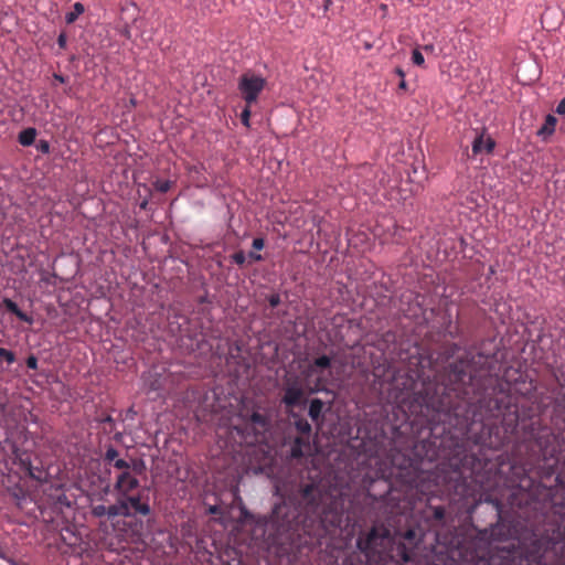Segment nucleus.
I'll return each instance as SVG.
<instances>
[{
    "mask_svg": "<svg viewBox=\"0 0 565 565\" xmlns=\"http://www.w3.org/2000/svg\"><path fill=\"white\" fill-rule=\"evenodd\" d=\"M494 355L467 351L450 363L444 376L447 401L444 411L462 415L463 422L472 424L497 418L509 408L510 398L503 394L498 377L493 375Z\"/></svg>",
    "mask_w": 565,
    "mask_h": 565,
    "instance_id": "nucleus-1",
    "label": "nucleus"
},
{
    "mask_svg": "<svg viewBox=\"0 0 565 565\" xmlns=\"http://www.w3.org/2000/svg\"><path fill=\"white\" fill-rule=\"evenodd\" d=\"M556 113L559 115H565V98H563L556 107Z\"/></svg>",
    "mask_w": 565,
    "mask_h": 565,
    "instance_id": "nucleus-42",
    "label": "nucleus"
},
{
    "mask_svg": "<svg viewBox=\"0 0 565 565\" xmlns=\"http://www.w3.org/2000/svg\"><path fill=\"white\" fill-rule=\"evenodd\" d=\"M154 188L157 191H159L161 193H166L170 190L171 183L168 180H157L154 182Z\"/></svg>",
    "mask_w": 565,
    "mask_h": 565,
    "instance_id": "nucleus-26",
    "label": "nucleus"
},
{
    "mask_svg": "<svg viewBox=\"0 0 565 565\" xmlns=\"http://www.w3.org/2000/svg\"><path fill=\"white\" fill-rule=\"evenodd\" d=\"M0 358L4 359L8 364H12L15 361V354L4 348H0Z\"/></svg>",
    "mask_w": 565,
    "mask_h": 565,
    "instance_id": "nucleus-27",
    "label": "nucleus"
},
{
    "mask_svg": "<svg viewBox=\"0 0 565 565\" xmlns=\"http://www.w3.org/2000/svg\"><path fill=\"white\" fill-rule=\"evenodd\" d=\"M266 86V79L252 72H246L238 79V90L245 104L252 106L258 99L259 94Z\"/></svg>",
    "mask_w": 565,
    "mask_h": 565,
    "instance_id": "nucleus-6",
    "label": "nucleus"
},
{
    "mask_svg": "<svg viewBox=\"0 0 565 565\" xmlns=\"http://www.w3.org/2000/svg\"><path fill=\"white\" fill-rule=\"evenodd\" d=\"M92 514L95 518L107 516V507L104 504H97L92 508Z\"/></svg>",
    "mask_w": 565,
    "mask_h": 565,
    "instance_id": "nucleus-28",
    "label": "nucleus"
},
{
    "mask_svg": "<svg viewBox=\"0 0 565 565\" xmlns=\"http://www.w3.org/2000/svg\"><path fill=\"white\" fill-rule=\"evenodd\" d=\"M85 11L84 6L81 2H75L73 6V11L66 13L65 21L68 24L74 23L77 18Z\"/></svg>",
    "mask_w": 565,
    "mask_h": 565,
    "instance_id": "nucleus-22",
    "label": "nucleus"
},
{
    "mask_svg": "<svg viewBox=\"0 0 565 565\" xmlns=\"http://www.w3.org/2000/svg\"><path fill=\"white\" fill-rule=\"evenodd\" d=\"M309 446L310 443L308 438H303L302 436L296 437L290 449L291 457L296 459L301 458L303 456V448H308Z\"/></svg>",
    "mask_w": 565,
    "mask_h": 565,
    "instance_id": "nucleus-18",
    "label": "nucleus"
},
{
    "mask_svg": "<svg viewBox=\"0 0 565 565\" xmlns=\"http://www.w3.org/2000/svg\"><path fill=\"white\" fill-rule=\"evenodd\" d=\"M268 428L269 423L267 417L258 412H253L242 426L234 427L237 434L247 444L262 441Z\"/></svg>",
    "mask_w": 565,
    "mask_h": 565,
    "instance_id": "nucleus-5",
    "label": "nucleus"
},
{
    "mask_svg": "<svg viewBox=\"0 0 565 565\" xmlns=\"http://www.w3.org/2000/svg\"><path fill=\"white\" fill-rule=\"evenodd\" d=\"M66 43H67L66 34L61 33L57 38V44H58L60 49L64 50L66 47Z\"/></svg>",
    "mask_w": 565,
    "mask_h": 565,
    "instance_id": "nucleus-40",
    "label": "nucleus"
},
{
    "mask_svg": "<svg viewBox=\"0 0 565 565\" xmlns=\"http://www.w3.org/2000/svg\"><path fill=\"white\" fill-rule=\"evenodd\" d=\"M117 472L135 470V472H141L143 468L142 461L131 460V462L118 458L110 465Z\"/></svg>",
    "mask_w": 565,
    "mask_h": 565,
    "instance_id": "nucleus-14",
    "label": "nucleus"
},
{
    "mask_svg": "<svg viewBox=\"0 0 565 565\" xmlns=\"http://www.w3.org/2000/svg\"><path fill=\"white\" fill-rule=\"evenodd\" d=\"M345 521H347V523H348V524L350 523V518H349V515L347 516Z\"/></svg>",
    "mask_w": 565,
    "mask_h": 565,
    "instance_id": "nucleus-52",
    "label": "nucleus"
},
{
    "mask_svg": "<svg viewBox=\"0 0 565 565\" xmlns=\"http://www.w3.org/2000/svg\"><path fill=\"white\" fill-rule=\"evenodd\" d=\"M122 502L126 504V508L129 512V516L132 515H142L148 516L151 513V508L148 502V497H143L141 493L136 495H131L130 493L120 495Z\"/></svg>",
    "mask_w": 565,
    "mask_h": 565,
    "instance_id": "nucleus-10",
    "label": "nucleus"
},
{
    "mask_svg": "<svg viewBox=\"0 0 565 565\" xmlns=\"http://www.w3.org/2000/svg\"><path fill=\"white\" fill-rule=\"evenodd\" d=\"M331 367V358L328 355H321L316 358L305 371L307 377L316 375L315 386L311 390L312 393L321 392L327 390L328 377L324 372Z\"/></svg>",
    "mask_w": 565,
    "mask_h": 565,
    "instance_id": "nucleus-7",
    "label": "nucleus"
},
{
    "mask_svg": "<svg viewBox=\"0 0 565 565\" xmlns=\"http://www.w3.org/2000/svg\"><path fill=\"white\" fill-rule=\"evenodd\" d=\"M423 50L427 53V54H433L435 55V45L434 44H426L423 46Z\"/></svg>",
    "mask_w": 565,
    "mask_h": 565,
    "instance_id": "nucleus-43",
    "label": "nucleus"
},
{
    "mask_svg": "<svg viewBox=\"0 0 565 565\" xmlns=\"http://www.w3.org/2000/svg\"><path fill=\"white\" fill-rule=\"evenodd\" d=\"M118 450L113 446H109L104 454V461L111 465L116 459H118Z\"/></svg>",
    "mask_w": 565,
    "mask_h": 565,
    "instance_id": "nucleus-24",
    "label": "nucleus"
},
{
    "mask_svg": "<svg viewBox=\"0 0 565 565\" xmlns=\"http://www.w3.org/2000/svg\"><path fill=\"white\" fill-rule=\"evenodd\" d=\"M396 74H397L401 78H404V76H405V73H404V71H403L402 68H397V70H396Z\"/></svg>",
    "mask_w": 565,
    "mask_h": 565,
    "instance_id": "nucleus-48",
    "label": "nucleus"
},
{
    "mask_svg": "<svg viewBox=\"0 0 565 565\" xmlns=\"http://www.w3.org/2000/svg\"><path fill=\"white\" fill-rule=\"evenodd\" d=\"M35 138H36V129L29 127L26 129H23L19 134L18 141L20 142V145H22L24 147H29L34 143Z\"/></svg>",
    "mask_w": 565,
    "mask_h": 565,
    "instance_id": "nucleus-20",
    "label": "nucleus"
},
{
    "mask_svg": "<svg viewBox=\"0 0 565 565\" xmlns=\"http://www.w3.org/2000/svg\"><path fill=\"white\" fill-rule=\"evenodd\" d=\"M347 501V495L341 491H327L309 483L276 504L270 522L279 532L302 530L309 535L322 537L341 527Z\"/></svg>",
    "mask_w": 565,
    "mask_h": 565,
    "instance_id": "nucleus-2",
    "label": "nucleus"
},
{
    "mask_svg": "<svg viewBox=\"0 0 565 565\" xmlns=\"http://www.w3.org/2000/svg\"><path fill=\"white\" fill-rule=\"evenodd\" d=\"M359 553L348 555L341 565H398L412 559V551L404 543L394 546L390 530L374 526L365 537L356 541Z\"/></svg>",
    "mask_w": 565,
    "mask_h": 565,
    "instance_id": "nucleus-3",
    "label": "nucleus"
},
{
    "mask_svg": "<svg viewBox=\"0 0 565 565\" xmlns=\"http://www.w3.org/2000/svg\"><path fill=\"white\" fill-rule=\"evenodd\" d=\"M0 558L7 561L11 565H20L13 558L8 557L6 548L0 544Z\"/></svg>",
    "mask_w": 565,
    "mask_h": 565,
    "instance_id": "nucleus-38",
    "label": "nucleus"
},
{
    "mask_svg": "<svg viewBox=\"0 0 565 565\" xmlns=\"http://www.w3.org/2000/svg\"><path fill=\"white\" fill-rule=\"evenodd\" d=\"M407 539H412L414 536V531L408 530L405 535Z\"/></svg>",
    "mask_w": 565,
    "mask_h": 565,
    "instance_id": "nucleus-50",
    "label": "nucleus"
},
{
    "mask_svg": "<svg viewBox=\"0 0 565 565\" xmlns=\"http://www.w3.org/2000/svg\"><path fill=\"white\" fill-rule=\"evenodd\" d=\"M495 148V141L489 135L486 134V130L477 135L475 140L472 141V154L477 156L480 153H491Z\"/></svg>",
    "mask_w": 565,
    "mask_h": 565,
    "instance_id": "nucleus-13",
    "label": "nucleus"
},
{
    "mask_svg": "<svg viewBox=\"0 0 565 565\" xmlns=\"http://www.w3.org/2000/svg\"><path fill=\"white\" fill-rule=\"evenodd\" d=\"M250 106H247V104H245V107L244 109L242 110V114H241V121L242 124L246 127V128H249L250 127V122H249V119H250Z\"/></svg>",
    "mask_w": 565,
    "mask_h": 565,
    "instance_id": "nucleus-25",
    "label": "nucleus"
},
{
    "mask_svg": "<svg viewBox=\"0 0 565 565\" xmlns=\"http://www.w3.org/2000/svg\"><path fill=\"white\" fill-rule=\"evenodd\" d=\"M26 475L33 479V480H36L39 482H43L46 480V472L40 468V467H31L29 469V471L26 472Z\"/></svg>",
    "mask_w": 565,
    "mask_h": 565,
    "instance_id": "nucleus-23",
    "label": "nucleus"
},
{
    "mask_svg": "<svg viewBox=\"0 0 565 565\" xmlns=\"http://www.w3.org/2000/svg\"><path fill=\"white\" fill-rule=\"evenodd\" d=\"M50 142L47 140H44V139H41L38 141L36 143V149L38 151H40L41 153H49L50 152Z\"/></svg>",
    "mask_w": 565,
    "mask_h": 565,
    "instance_id": "nucleus-33",
    "label": "nucleus"
},
{
    "mask_svg": "<svg viewBox=\"0 0 565 565\" xmlns=\"http://www.w3.org/2000/svg\"><path fill=\"white\" fill-rule=\"evenodd\" d=\"M2 306L11 313H13L18 319H20L21 321L23 322H26L29 324H32L33 323V318L26 313H24L19 307L18 305L9 299V298H4L2 300Z\"/></svg>",
    "mask_w": 565,
    "mask_h": 565,
    "instance_id": "nucleus-15",
    "label": "nucleus"
},
{
    "mask_svg": "<svg viewBox=\"0 0 565 565\" xmlns=\"http://www.w3.org/2000/svg\"><path fill=\"white\" fill-rule=\"evenodd\" d=\"M248 258L252 262H262L264 259V257L260 254L255 253V252H249L248 253Z\"/></svg>",
    "mask_w": 565,
    "mask_h": 565,
    "instance_id": "nucleus-41",
    "label": "nucleus"
},
{
    "mask_svg": "<svg viewBox=\"0 0 565 565\" xmlns=\"http://www.w3.org/2000/svg\"><path fill=\"white\" fill-rule=\"evenodd\" d=\"M26 366L31 370H36L38 369V359L35 355L31 354L26 358Z\"/></svg>",
    "mask_w": 565,
    "mask_h": 565,
    "instance_id": "nucleus-36",
    "label": "nucleus"
},
{
    "mask_svg": "<svg viewBox=\"0 0 565 565\" xmlns=\"http://www.w3.org/2000/svg\"><path fill=\"white\" fill-rule=\"evenodd\" d=\"M445 514H446V511H445V508L444 507H435L433 509V518L436 520V521H443L445 519Z\"/></svg>",
    "mask_w": 565,
    "mask_h": 565,
    "instance_id": "nucleus-32",
    "label": "nucleus"
},
{
    "mask_svg": "<svg viewBox=\"0 0 565 565\" xmlns=\"http://www.w3.org/2000/svg\"><path fill=\"white\" fill-rule=\"evenodd\" d=\"M295 428L303 438H310L312 428L310 423L303 417H295Z\"/></svg>",
    "mask_w": 565,
    "mask_h": 565,
    "instance_id": "nucleus-21",
    "label": "nucleus"
},
{
    "mask_svg": "<svg viewBox=\"0 0 565 565\" xmlns=\"http://www.w3.org/2000/svg\"><path fill=\"white\" fill-rule=\"evenodd\" d=\"M412 61L415 65L423 66L425 63L424 56L418 49L413 50Z\"/></svg>",
    "mask_w": 565,
    "mask_h": 565,
    "instance_id": "nucleus-31",
    "label": "nucleus"
},
{
    "mask_svg": "<svg viewBox=\"0 0 565 565\" xmlns=\"http://www.w3.org/2000/svg\"><path fill=\"white\" fill-rule=\"evenodd\" d=\"M140 473L141 472H135V470L117 472L114 490L118 495L131 493L140 486L137 477Z\"/></svg>",
    "mask_w": 565,
    "mask_h": 565,
    "instance_id": "nucleus-11",
    "label": "nucleus"
},
{
    "mask_svg": "<svg viewBox=\"0 0 565 565\" xmlns=\"http://www.w3.org/2000/svg\"><path fill=\"white\" fill-rule=\"evenodd\" d=\"M265 246V239L263 237H256L253 239L252 247L255 250H260Z\"/></svg>",
    "mask_w": 565,
    "mask_h": 565,
    "instance_id": "nucleus-37",
    "label": "nucleus"
},
{
    "mask_svg": "<svg viewBox=\"0 0 565 565\" xmlns=\"http://www.w3.org/2000/svg\"><path fill=\"white\" fill-rule=\"evenodd\" d=\"M114 422V419L111 418V416H106L104 419H103V423H109L111 424Z\"/></svg>",
    "mask_w": 565,
    "mask_h": 565,
    "instance_id": "nucleus-49",
    "label": "nucleus"
},
{
    "mask_svg": "<svg viewBox=\"0 0 565 565\" xmlns=\"http://www.w3.org/2000/svg\"><path fill=\"white\" fill-rule=\"evenodd\" d=\"M281 403L286 408H295L306 403L305 391L298 380L288 381L284 387Z\"/></svg>",
    "mask_w": 565,
    "mask_h": 565,
    "instance_id": "nucleus-9",
    "label": "nucleus"
},
{
    "mask_svg": "<svg viewBox=\"0 0 565 565\" xmlns=\"http://www.w3.org/2000/svg\"><path fill=\"white\" fill-rule=\"evenodd\" d=\"M407 85H406V82L404 78L401 79L399 84H398V88L399 89H406Z\"/></svg>",
    "mask_w": 565,
    "mask_h": 565,
    "instance_id": "nucleus-47",
    "label": "nucleus"
},
{
    "mask_svg": "<svg viewBox=\"0 0 565 565\" xmlns=\"http://www.w3.org/2000/svg\"><path fill=\"white\" fill-rule=\"evenodd\" d=\"M231 259L233 263L237 264L238 266H243L246 262V255L243 250H237L231 256Z\"/></svg>",
    "mask_w": 565,
    "mask_h": 565,
    "instance_id": "nucleus-29",
    "label": "nucleus"
},
{
    "mask_svg": "<svg viewBox=\"0 0 565 565\" xmlns=\"http://www.w3.org/2000/svg\"><path fill=\"white\" fill-rule=\"evenodd\" d=\"M484 500H486L487 502L492 503V504L494 505V508H495V510H497L498 514L500 515L501 510H502V503H501V501H500L499 499H491V498H490V497H488V495L486 497V499H484Z\"/></svg>",
    "mask_w": 565,
    "mask_h": 565,
    "instance_id": "nucleus-39",
    "label": "nucleus"
},
{
    "mask_svg": "<svg viewBox=\"0 0 565 565\" xmlns=\"http://www.w3.org/2000/svg\"><path fill=\"white\" fill-rule=\"evenodd\" d=\"M267 300H268V303H269V306L271 308L278 307L280 305V302H281L279 294H271V295H269Z\"/></svg>",
    "mask_w": 565,
    "mask_h": 565,
    "instance_id": "nucleus-35",
    "label": "nucleus"
},
{
    "mask_svg": "<svg viewBox=\"0 0 565 565\" xmlns=\"http://www.w3.org/2000/svg\"><path fill=\"white\" fill-rule=\"evenodd\" d=\"M324 408V403L320 398H312L309 404L308 415L310 418L317 423L320 424L323 420L322 412Z\"/></svg>",
    "mask_w": 565,
    "mask_h": 565,
    "instance_id": "nucleus-16",
    "label": "nucleus"
},
{
    "mask_svg": "<svg viewBox=\"0 0 565 565\" xmlns=\"http://www.w3.org/2000/svg\"><path fill=\"white\" fill-rule=\"evenodd\" d=\"M107 516L108 518H115V516L128 518L129 516V512L126 508V504L122 502L120 495H118L115 504L107 507Z\"/></svg>",
    "mask_w": 565,
    "mask_h": 565,
    "instance_id": "nucleus-17",
    "label": "nucleus"
},
{
    "mask_svg": "<svg viewBox=\"0 0 565 565\" xmlns=\"http://www.w3.org/2000/svg\"><path fill=\"white\" fill-rule=\"evenodd\" d=\"M53 78L55 81L60 82V83H65L66 82L65 77L63 75H61V74H57V73L53 74Z\"/></svg>",
    "mask_w": 565,
    "mask_h": 565,
    "instance_id": "nucleus-44",
    "label": "nucleus"
},
{
    "mask_svg": "<svg viewBox=\"0 0 565 565\" xmlns=\"http://www.w3.org/2000/svg\"><path fill=\"white\" fill-rule=\"evenodd\" d=\"M19 465L21 469L26 473L29 469L32 467L31 459L29 457H19Z\"/></svg>",
    "mask_w": 565,
    "mask_h": 565,
    "instance_id": "nucleus-34",
    "label": "nucleus"
},
{
    "mask_svg": "<svg viewBox=\"0 0 565 565\" xmlns=\"http://www.w3.org/2000/svg\"><path fill=\"white\" fill-rule=\"evenodd\" d=\"M146 205H147V201H143V202L140 204V207H141V209H145V207H146Z\"/></svg>",
    "mask_w": 565,
    "mask_h": 565,
    "instance_id": "nucleus-51",
    "label": "nucleus"
},
{
    "mask_svg": "<svg viewBox=\"0 0 565 565\" xmlns=\"http://www.w3.org/2000/svg\"><path fill=\"white\" fill-rule=\"evenodd\" d=\"M218 511H220V510H218V508H217L216 505H212V507H210V509H209V512H210L211 514H216V513H218Z\"/></svg>",
    "mask_w": 565,
    "mask_h": 565,
    "instance_id": "nucleus-46",
    "label": "nucleus"
},
{
    "mask_svg": "<svg viewBox=\"0 0 565 565\" xmlns=\"http://www.w3.org/2000/svg\"><path fill=\"white\" fill-rule=\"evenodd\" d=\"M475 565H516V555L503 548L490 554L488 558H479Z\"/></svg>",
    "mask_w": 565,
    "mask_h": 565,
    "instance_id": "nucleus-12",
    "label": "nucleus"
},
{
    "mask_svg": "<svg viewBox=\"0 0 565 565\" xmlns=\"http://www.w3.org/2000/svg\"><path fill=\"white\" fill-rule=\"evenodd\" d=\"M534 481L532 480V478H530L529 476L524 475L519 483L516 484L520 489L522 490H527L530 488H532Z\"/></svg>",
    "mask_w": 565,
    "mask_h": 565,
    "instance_id": "nucleus-30",
    "label": "nucleus"
},
{
    "mask_svg": "<svg viewBox=\"0 0 565 565\" xmlns=\"http://www.w3.org/2000/svg\"><path fill=\"white\" fill-rule=\"evenodd\" d=\"M556 124H557L556 117L553 115H547L545 117V121H544L543 126L539 129L537 135L543 138L552 136L555 131Z\"/></svg>",
    "mask_w": 565,
    "mask_h": 565,
    "instance_id": "nucleus-19",
    "label": "nucleus"
},
{
    "mask_svg": "<svg viewBox=\"0 0 565 565\" xmlns=\"http://www.w3.org/2000/svg\"><path fill=\"white\" fill-rule=\"evenodd\" d=\"M331 3H332V0H322L323 12L328 11V9L331 6Z\"/></svg>",
    "mask_w": 565,
    "mask_h": 565,
    "instance_id": "nucleus-45",
    "label": "nucleus"
},
{
    "mask_svg": "<svg viewBox=\"0 0 565 565\" xmlns=\"http://www.w3.org/2000/svg\"><path fill=\"white\" fill-rule=\"evenodd\" d=\"M516 555V565H565V527L557 526L552 536L537 537L523 552L511 551Z\"/></svg>",
    "mask_w": 565,
    "mask_h": 565,
    "instance_id": "nucleus-4",
    "label": "nucleus"
},
{
    "mask_svg": "<svg viewBox=\"0 0 565 565\" xmlns=\"http://www.w3.org/2000/svg\"><path fill=\"white\" fill-rule=\"evenodd\" d=\"M539 446L544 459L546 476H552L559 462L561 448L555 444V438L551 435L540 438Z\"/></svg>",
    "mask_w": 565,
    "mask_h": 565,
    "instance_id": "nucleus-8",
    "label": "nucleus"
}]
</instances>
